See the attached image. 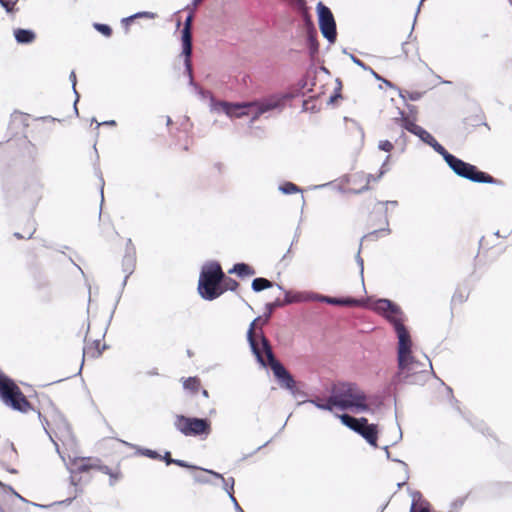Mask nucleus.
<instances>
[{"label":"nucleus","instance_id":"obj_10","mask_svg":"<svg viewBox=\"0 0 512 512\" xmlns=\"http://www.w3.org/2000/svg\"><path fill=\"white\" fill-rule=\"evenodd\" d=\"M269 315L265 318L257 317L254 319L247 332V338L249 341V344L251 346V349L253 353L255 354L257 360L262 364L265 365V358L263 355V348H262V336H264L262 331V326L265 325L268 322Z\"/></svg>","mask_w":512,"mask_h":512},{"label":"nucleus","instance_id":"obj_25","mask_svg":"<svg viewBox=\"0 0 512 512\" xmlns=\"http://www.w3.org/2000/svg\"><path fill=\"white\" fill-rule=\"evenodd\" d=\"M14 36L17 40L18 43H21V44H28V43H32L34 40H35V33L31 30H26V29H16L14 31Z\"/></svg>","mask_w":512,"mask_h":512},{"label":"nucleus","instance_id":"obj_43","mask_svg":"<svg viewBox=\"0 0 512 512\" xmlns=\"http://www.w3.org/2000/svg\"><path fill=\"white\" fill-rule=\"evenodd\" d=\"M170 464H175V465H177L179 467H184V468H194L193 466L188 465L183 460H177V459H175V460H168V465H170Z\"/></svg>","mask_w":512,"mask_h":512},{"label":"nucleus","instance_id":"obj_2","mask_svg":"<svg viewBox=\"0 0 512 512\" xmlns=\"http://www.w3.org/2000/svg\"><path fill=\"white\" fill-rule=\"evenodd\" d=\"M224 272L219 262L209 261L202 266L199 281L198 292L205 300L212 301L224 293L222 281Z\"/></svg>","mask_w":512,"mask_h":512},{"label":"nucleus","instance_id":"obj_21","mask_svg":"<svg viewBox=\"0 0 512 512\" xmlns=\"http://www.w3.org/2000/svg\"><path fill=\"white\" fill-rule=\"evenodd\" d=\"M98 471L109 476L111 485H114L122 478V472L118 465L114 468H110L101 463Z\"/></svg>","mask_w":512,"mask_h":512},{"label":"nucleus","instance_id":"obj_22","mask_svg":"<svg viewBox=\"0 0 512 512\" xmlns=\"http://www.w3.org/2000/svg\"><path fill=\"white\" fill-rule=\"evenodd\" d=\"M470 296V289L467 287H460L454 292L451 303L453 307L461 306L465 303Z\"/></svg>","mask_w":512,"mask_h":512},{"label":"nucleus","instance_id":"obj_47","mask_svg":"<svg viewBox=\"0 0 512 512\" xmlns=\"http://www.w3.org/2000/svg\"><path fill=\"white\" fill-rule=\"evenodd\" d=\"M201 392H202V395L205 397V398H208L209 397V394H208V391L206 389H200Z\"/></svg>","mask_w":512,"mask_h":512},{"label":"nucleus","instance_id":"obj_33","mask_svg":"<svg viewBox=\"0 0 512 512\" xmlns=\"http://www.w3.org/2000/svg\"><path fill=\"white\" fill-rule=\"evenodd\" d=\"M395 304H393L390 300L381 299L376 303V310L380 313L386 315L388 312H391Z\"/></svg>","mask_w":512,"mask_h":512},{"label":"nucleus","instance_id":"obj_1","mask_svg":"<svg viewBox=\"0 0 512 512\" xmlns=\"http://www.w3.org/2000/svg\"><path fill=\"white\" fill-rule=\"evenodd\" d=\"M330 402L343 410L352 409L356 412L369 410L366 394L354 383H340L334 386Z\"/></svg>","mask_w":512,"mask_h":512},{"label":"nucleus","instance_id":"obj_17","mask_svg":"<svg viewBox=\"0 0 512 512\" xmlns=\"http://www.w3.org/2000/svg\"><path fill=\"white\" fill-rule=\"evenodd\" d=\"M388 205H393V206H396L397 205V201H385V202H381V201H375V200H371L369 202V205H368V208L370 206L373 207V210L376 211L377 213H381L384 215V225L386 227H388V217H387V207ZM381 231H389L388 228H383L381 229Z\"/></svg>","mask_w":512,"mask_h":512},{"label":"nucleus","instance_id":"obj_51","mask_svg":"<svg viewBox=\"0 0 512 512\" xmlns=\"http://www.w3.org/2000/svg\"><path fill=\"white\" fill-rule=\"evenodd\" d=\"M107 124H109V125H115V121L107 122Z\"/></svg>","mask_w":512,"mask_h":512},{"label":"nucleus","instance_id":"obj_9","mask_svg":"<svg viewBox=\"0 0 512 512\" xmlns=\"http://www.w3.org/2000/svg\"><path fill=\"white\" fill-rule=\"evenodd\" d=\"M398 337V368L400 371L413 370V357L411 356L412 341L406 327L395 331Z\"/></svg>","mask_w":512,"mask_h":512},{"label":"nucleus","instance_id":"obj_27","mask_svg":"<svg viewBox=\"0 0 512 512\" xmlns=\"http://www.w3.org/2000/svg\"><path fill=\"white\" fill-rule=\"evenodd\" d=\"M204 472L206 473H209L211 474L212 476H214L215 478L217 479H220L223 481L224 485H225V489L227 490V492L229 493V495L231 496V498L233 500H235V498L233 497V492H234V478L230 477L228 479H225L221 474L215 472V471H212V470H203Z\"/></svg>","mask_w":512,"mask_h":512},{"label":"nucleus","instance_id":"obj_42","mask_svg":"<svg viewBox=\"0 0 512 512\" xmlns=\"http://www.w3.org/2000/svg\"><path fill=\"white\" fill-rule=\"evenodd\" d=\"M143 455H145L151 459H162L161 455H159L156 451L150 450V449L144 450Z\"/></svg>","mask_w":512,"mask_h":512},{"label":"nucleus","instance_id":"obj_16","mask_svg":"<svg viewBox=\"0 0 512 512\" xmlns=\"http://www.w3.org/2000/svg\"><path fill=\"white\" fill-rule=\"evenodd\" d=\"M358 434H360L371 446L378 447V430L375 424H363Z\"/></svg>","mask_w":512,"mask_h":512},{"label":"nucleus","instance_id":"obj_19","mask_svg":"<svg viewBox=\"0 0 512 512\" xmlns=\"http://www.w3.org/2000/svg\"><path fill=\"white\" fill-rule=\"evenodd\" d=\"M339 418L345 426L349 427L351 430H353L357 433L361 429L362 425L366 424V422H367L366 418L362 417V418L357 419L348 414H342L339 416Z\"/></svg>","mask_w":512,"mask_h":512},{"label":"nucleus","instance_id":"obj_11","mask_svg":"<svg viewBox=\"0 0 512 512\" xmlns=\"http://www.w3.org/2000/svg\"><path fill=\"white\" fill-rule=\"evenodd\" d=\"M319 27L323 36L330 42H334L337 36L336 23L331 10L322 2L317 4Z\"/></svg>","mask_w":512,"mask_h":512},{"label":"nucleus","instance_id":"obj_29","mask_svg":"<svg viewBox=\"0 0 512 512\" xmlns=\"http://www.w3.org/2000/svg\"><path fill=\"white\" fill-rule=\"evenodd\" d=\"M409 512H431L430 504L422 499H413Z\"/></svg>","mask_w":512,"mask_h":512},{"label":"nucleus","instance_id":"obj_31","mask_svg":"<svg viewBox=\"0 0 512 512\" xmlns=\"http://www.w3.org/2000/svg\"><path fill=\"white\" fill-rule=\"evenodd\" d=\"M272 286L273 283L266 278H255L252 282V289L256 292H260Z\"/></svg>","mask_w":512,"mask_h":512},{"label":"nucleus","instance_id":"obj_50","mask_svg":"<svg viewBox=\"0 0 512 512\" xmlns=\"http://www.w3.org/2000/svg\"><path fill=\"white\" fill-rule=\"evenodd\" d=\"M293 300L292 299H289L288 296L286 297V303H291Z\"/></svg>","mask_w":512,"mask_h":512},{"label":"nucleus","instance_id":"obj_26","mask_svg":"<svg viewBox=\"0 0 512 512\" xmlns=\"http://www.w3.org/2000/svg\"><path fill=\"white\" fill-rule=\"evenodd\" d=\"M322 301L332 304V305H340V306H358L360 301L354 298H332V297H322Z\"/></svg>","mask_w":512,"mask_h":512},{"label":"nucleus","instance_id":"obj_49","mask_svg":"<svg viewBox=\"0 0 512 512\" xmlns=\"http://www.w3.org/2000/svg\"><path fill=\"white\" fill-rule=\"evenodd\" d=\"M144 15L148 16V13H138L135 17H137V16H144Z\"/></svg>","mask_w":512,"mask_h":512},{"label":"nucleus","instance_id":"obj_53","mask_svg":"<svg viewBox=\"0 0 512 512\" xmlns=\"http://www.w3.org/2000/svg\"><path fill=\"white\" fill-rule=\"evenodd\" d=\"M1 484H2V483L0 482V485H1Z\"/></svg>","mask_w":512,"mask_h":512},{"label":"nucleus","instance_id":"obj_12","mask_svg":"<svg viewBox=\"0 0 512 512\" xmlns=\"http://www.w3.org/2000/svg\"><path fill=\"white\" fill-rule=\"evenodd\" d=\"M382 174L383 172H380L377 176H374L363 171L352 173L347 179L349 185L348 189L353 193H361L362 191L369 189L372 182H377Z\"/></svg>","mask_w":512,"mask_h":512},{"label":"nucleus","instance_id":"obj_7","mask_svg":"<svg viewBox=\"0 0 512 512\" xmlns=\"http://www.w3.org/2000/svg\"><path fill=\"white\" fill-rule=\"evenodd\" d=\"M174 425L185 436H208L212 430L210 420L184 415H177Z\"/></svg>","mask_w":512,"mask_h":512},{"label":"nucleus","instance_id":"obj_8","mask_svg":"<svg viewBox=\"0 0 512 512\" xmlns=\"http://www.w3.org/2000/svg\"><path fill=\"white\" fill-rule=\"evenodd\" d=\"M0 398L4 404L21 413H28L34 410L32 404L14 381L4 386L0 391Z\"/></svg>","mask_w":512,"mask_h":512},{"label":"nucleus","instance_id":"obj_46","mask_svg":"<svg viewBox=\"0 0 512 512\" xmlns=\"http://www.w3.org/2000/svg\"><path fill=\"white\" fill-rule=\"evenodd\" d=\"M190 144H191V141H186L185 145L183 146V151H188Z\"/></svg>","mask_w":512,"mask_h":512},{"label":"nucleus","instance_id":"obj_52","mask_svg":"<svg viewBox=\"0 0 512 512\" xmlns=\"http://www.w3.org/2000/svg\"><path fill=\"white\" fill-rule=\"evenodd\" d=\"M71 77H74V80L76 79V76H75L74 72L71 73Z\"/></svg>","mask_w":512,"mask_h":512},{"label":"nucleus","instance_id":"obj_44","mask_svg":"<svg viewBox=\"0 0 512 512\" xmlns=\"http://www.w3.org/2000/svg\"><path fill=\"white\" fill-rule=\"evenodd\" d=\"M162 459L166 462L167 465H168V460H173L171 458V453L170 452H166L165 455L162 457Z\"/></svg>","mask_w":512,"mask_h":512},{"label":"nucleus","instance_id":"obj_4","mask_svg":"<svg viewBox=\"0 0 512 512\" xmlns=\"http://www.w3.org/2000/svg\"><path fill=\"white\" fill-rule=\"evenodd\" d=\"M394 124L400 126L402 129L406 128L407 131L419 137L423 142L433 147L436 152L441 154L445 160L447 155H451L429 132L416 124L415 117L401 113V116L394 120Z\"/></svg>","mask_w":512,"mask_h":512},{"label":"nucleus","instance_id":"obj_14","mask_svg":"<svg viewBox=\"0 0 512 512\" xmlns=\"http://www.w3.org/2000/svg\"><path fill=\"white\" fill-rule=\"evenodd\" d=\"M401 113L407 115L404 111H399V116L392 118L390 124L387 126V131L390 137L394 140V143L396 145L401 146V148L404 149L407 144V137L404 130L407 129H402L400 126L394 124V120L399 118L401 116Z\"/></svg>","mask_w":512,"mask_h":512},{"label":"nucleus","instance_id":"obj_28","mask_svg":"<svg viewBox=\"0 0 512 512\" xmlns=\"http://www.w3.org/2000/svg\"><path fill=\"white\" fill-rule=\"evenodd\" d=\"M183 387L192 394H196L201 389V381L198 377H189L183 381Z\"/></svg>","mask_w":512,"mask_h":512},{"label":"nucleus","instance_id":"obj_30","mask_svg":"<svg viewBox=\"0 0 512 512\" xmlns=\"http://www.w3.org/2000/svg\"><path fill=\"white\" fill-rule=\"evenodd\" d=\"M30 270L32 272L33 279L35 281V286L38 289L43 288L46 285L45 277L43 273L37 269L34 265H30Z\"/></svg>","mask_w":512,"mask_h":512},{"label":"nucleus","instance_id":"obj_35","mask_svg":"<svg viewBox=\"0 0 512 512\" xmlns=\"http://www.w3.org/2000/svg\"><path fill=\"white\" fill-rule=\"evenodd\" d=\"M280 190L284 193V194H294V193H297L300 191L299 187L297 185H295L294 183L292 182H286L284 183L281 187H280Z\"/></svg>","mask_w":512,"mask_h":512},{"label":"nucleus","instance_id":"obj_15","mask_svg":"<svg viewBox=\"0 0 512 512\" xmlns=\"http://www.w3.org/2000/svg\"><path fill=\"white\" fill-rule=\"evenodd\" d=\"M181 42H182V54L184 55V63L186 66L189 75L192 74V63H191V55H192V32L182 31L181 32Z\"/></svg>","mask_w":512,"mask_h":512},{"label":"nucleus","instance_id":"obj_32","mask_svg":"<svg viewBox=\"0 0 512 512\" xmlns=\"http://www.w3.org/2000/svg\"><path fill=\"white\" fill-rule=\"evenodd\" d=\"M413 363L414 364L411 365V367H413V370H411L409 372L408 371H403L402 372V371L399 370V374L403 375L404 378H408L410 376H413V375H416V374H419V373H422V372L425 371V364H421V363H419L417 361H414V360H413Z\"/></svg>","mask_w":512,"mask_h":512},{"label":"nucleus","instance_id":"obj_13","mask_svg":"<svg viewBox=\"0 0 512 512\" xmlns=\"http://www.w3.org/2000/svg\"><path fill=\"white\" fill-rule=\"evenodd\" d=\"M292 6H294L295 8H297V10L300 12L302 18H303V21H304V24H305V27L307 28L310 36V40L311 42L314 41V34L316 33L315 31V27H314V23H313V20H312V16L311 14L309 13V10H308V7L306 5V1L305 0H287Z\"/></svg>","mask_w":512,"mask_h":512},{"label":"nucleus","instance_id":"obj_23","mask_svg":"<svg viewBox=\"0 0 512 512\" xmlns=\"http://www.w3.org/2000/svg\"><path fill=\"white\" fill-rule=\"evenodd\" d=\"M230 274H236L241 278L253 276L255 274V270L245 263H237L233 266L232 269L228 271Z\"/></svg>","mask_w":512,"mask_h":512},{"label":"nucleus","instance_id":"obj_6","mask_svg":"<svg viewBox=\"0 0 512 512\" xmlns=\"http://www.w3.org/2000/svg\"><path fill=\"white\" fill-rule=\"evenodd\" d=\"M277 102H246V103H229L226 101H220L216 104L217 107L221 108L223 112L229 117H242L248 115L252 108H256L255 118L259 115L272 110L277 107Z\"/></svg>","mask_w":512,"mask_h":512},{"label":"nucleus","instance_id":"obj_20","mask_svg":"<svg viewBox=\"0 0 512 512\" xmlns=\"http://www.w3.org/2000/svg\"><path fill=\"white\" fill-rule=\"evenodd\" d=\"M384 316L394 326L395 331L399 330L401 327H405L403 323V315L398 306L395 305L391 312H388Z\"/></svg>","mask_w":512,"mask_h":512},{"label":"nucleus","instance_id":"obj_41","mask_svg":"<svg viewBox=\"0 0 512 512\" xmlns=\"http://www.w3.org/2000/svg\"><path fill=\"white\" fill-rule=\"evenodd\" d=\"M192 21H193V15L189 14L184 22V27L182 31L192 32Z\"/></svg>","mask_w":512,"mask_h":512},{"label":"nucleus","instance_id":"obj_34","mask_svg":"<svg viewBox=\"0 0 512 512\" xmlns=\"http://www.w3.org/2000/svg\"><path fill=\"white\" fill-rule=\"evenodd\" d=\"M221 286L222 289H224V292L227 290L236 291L237 288L239 287V283L233 278L226 277V275L224 274V279L222 281Z\"/></svg>","mask_w":512,"mask_h":512},{"label":"nucleus","instance_id":"obj_45","mask_svg":"<svg viewBox=\"0 0 512 512\" xmlns=\"http://www.w3.org/2000/svg\"><path fill=\"white\" fill-rule=\"evenodd\" d=\"M338 98H341L340 94H335L330 97V102L334 103L337 101Z\"/></svg>","mask_w":512,"mask_h":512},{"label":"nucleus","instance_id":"obj_18","mask_svg":"<svg viewBox=\"0 0 512 512\" xmlns=\"http://www.w3.org/2000/svg\"><path fill=\"white\" fill-rule=\"evenodd\" d=\"M101 461L98 458L87 457L81 458L77 463V470L80 473L88 472L90 470H99Z\"/></svg>","mask_w":512,"mask_h":512},{"label":"nucleus","instance_id":"obj_37","mask_svg":"<svg viewBox=\"0 0 512 512\" xmlns=\"http://www.w3.org/2000/svg\"><path fill=\"white\" fill-rule=\"evenodd\" d=\"M316 406L320 409L331 411L333 409V407H336V404H332L330 402V397H329L325 402H323L322 400H318L316 402Z\"/></svg>","mask_w":512,"mask_h":512},{"label":"nucleus","instance_id":"obj_39","mask_svg":"<svg viewBox=\"0 0 512 512\" xmlns=\"http://www.w3.org/2000/svg\"><path fill=\"white\" fill-rule=\"evenodd\" d=\"M379 148L385 152H391L393 150V143L389 140L380 141Z\"/></svg>","mask_w":512,"mask_h":512},{"label":"nucleus","instance_id":"obj_40","mask_svg":"<svg viewBox=\"0 0 512 512\" xmlns=\"http://www.w3.org/2000/svg\"><path fill=\"white\" fill-rule=\"evenodd\" d=\"M13 380L6 376L1 370H0V391L4 388V386L9 385Z\"/></svg>","mask_w":512,"mask_h":512},{"label":"nucleus","instance_id":"obj_48","mask_svg":"<svg viewBox=\"0 0 512 512\" xmlns=\"http://www.w3.org/2000/svg\"><path fill=\"white\" fill-rule=\"evenodd\" d=\"M14 235H15V237H16V238H18V239H24V238H25V236H23V235H21V234H19V233H15Z\"/></svg>","mask_w":512,"mask_h":512},{"label":"nucleus","instance_id":"obj_3","mask_svg":"<svg viewBox=\"0 0 512 512\" xmlns=\"http://www.w3.org/2000/svg\"><path fill=\"white\" fill-rule=\"evenodd\" d=\"M446 162L449 167L460 177L466 178L472 182L502 184V181L492 177L491 175L478 170V168L470 163L455 157L447 155Z\"/></svg>","mask_w":512,"mask_h":512},{"label":"nucleus","instance_id":"obj_5","mask_svg":"<svg viewBox=\"0 0 512 512\" xmlns=\"http://www.w3.org/2000/svg\"><path fill=\"white\" fill-rule=\"evenodd\" d=\"M262 348L265 360V365H269L273 371L274 376L277 378L281 387L293 390L296 387L295 380L286 368L275 358L272 347L266 337L262 336Z\"/></svg>","mask_w":512,"mask_h":512},{"label":"nucleus","instance_id":"obj_38","mask_svg":"<svg viewBox=\"0 0 512 512\" xmlns=\"http://www.w3.org/2000/svg\"><path fill=\"white\" fill-rule=\"evenodd\" d=\"M17 2L18 0H0V4L5 8L7 12L13 11Z\"/></svg>","mask_w":512,"mask_h":512},{"label":"nucleus","instance_id":"obj_24","mask_svg":"<svg viewBox=\"0 0 512 512\" xmlns=\"http://www.w3.org/2000/svg\"><path fill=\"white\" fill-rule=\"evenodd\" d=\"M104 348L105 346L101 345V342L99 340H96L85 346L84 354L90 358H98L99 356H101Z\"/></svg>","mask_w":512,"mask_h":512},{"label":"nucleus","instance_id":"obj_36","mask_svg":"<svg viewBox=\"0 0 512 512\" xmlns=\"http://www.w3.org/2000/svg\"><path fill=\"white\" fill-rule=\"evenodd\" d=\"M94 28L106 37L112 35V29L110 26L101 23H94Z\"/></svg>","mask_w":512,"mask_h":512}]
</instances>
